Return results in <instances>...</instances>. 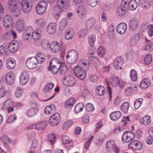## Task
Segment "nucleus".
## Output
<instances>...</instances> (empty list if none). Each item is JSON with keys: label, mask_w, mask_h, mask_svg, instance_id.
<instances>
[{"label": "nucleus", "mask_w": 153, "mask_h": 153, "mask_svg": "<svg viewBox=\"0 0 153 153\" xmlns=\"http://www.w3.org/2000/svg\"><path fill=\"white\" fill-rule=\"evenodd\" d=\"M7 6L12 14L14 16H17L20 14V12L17 7L16 0H9Z\"/></svg>", "instance_id": "obj_1"}, {"label": "nucleus", "mask_w": 153, "mask_h": 153, "mask_svg": "<svg viewBox=\"0 0 153 153\" xmlns=\"http://www.w3.org/2000/svg\"><path fill=\"white\" fill-rule=\"evenodd\" d=\"M19 3L22 5L23 11L26 13H28L32 9L33 5V0H18Z\"/></svg>", "instance_id": "obj_2"}, {"label": "nucleus", "mask_w": 153, "mask_h": 153, "mask_svg": "<svg viewBox=\"0 0 153 153\" xmlns=\"http://www.w3.org/2000/svg\"><path fill=\"white\" fill-rule=\"evenodd\" d=\"M78 57L77 51L74 50H71L68 53L66 56V60L69 63H74L76 61Z\"/></svg>", "instance_id": "obj_3"}, {"label": "nucleus", "mask_w": 153, "mask_h": 153, "mask_svg": "<svg viewBox=\"0 0 153 153\" xmlns=\"http://www.w3.org/2000/svg\"><path fill=\"white\" fill-rule=\"evenodd\" d=\"M75 75L81 79H84L86 76L85 71L81 65H77L73 69Z\"/></svg>", "instance_id": "obj_4"}, {"label": "nucleus", "mask_w": 153, "mask_h": 153, "mask_svg": "<svg viewBox=\"0 0 153 153\" xmlns=\"http://www.w3.org/2000/svg\"><path fill=\"white\" fill-rule=\"evenodd\" d=\"M135 137V135L134 133L131 131H127L123 133L122 140L124 142L128 143L133 140Z\"/></svg>", "instance_id": "obj_5"}, {"label": "nucleus", "mask_w": 153, "mask_h": 153, "mask_svg": "<svg viewBox=\"0 0 153 153\" xmlns=\"http://www.w3.org/2000/svg\"><path fill=\"white\" fill-rule=\"evenodd\" d=\"M3 45L6 47H8L9 52L12 53L16 52L19 48V43L16 41L7 43L6 45L4 44Z\"/></svg>", "instance_id": "obj_6"}, {"label": "nucleus", "mask_w": 153, "mask_h": 153, "mask_svg": "<svg viewBox=\"0 0 153 153\" xmlns=\"http://www.w3.org/2000/svg\"><path fill=\"white\" fill-rule=\"evenodd\" d=\"M128 1V0H122L121 6L117 8V13L120 16H122L126 13V6L127 5Z\"/></svg>", "instance_id": "obj_7"}, {"label": "nucleus", "mask_w": 153, "mask_h": 153, "mask_svg": "<svg viewBox=\"0 0 153 153\" xmlns=\"http://www.w3.org/2000/svg\"><path fill=\"white\" fill-rule=\"evenodd\" d=\"M60 121V116L59 114L56 113L52 115L49 120L50 125L55 126L58 125Z\"/></svg>", "instance_id": "obj_8"}, {"label": "nucleus", "mask_w": 153, "mask_h": 153, "mask_svg": "<svg viewBox=\"0 0 153 153\" xmlns=\"http://www.w3.org/2000/svg\"><path fill=\"white\" fill-rule=\"evenodd\" d=\"M37 59L35 57L28 58L26 61V65L27 67L30 69L35 68L36 66Z\"/></svg>", "instance_id": "obj_9"}, {"label": "nucleus", "mask_w": 153, "mask_h": 153, "mask_svg": "<svg viewBox=\"0 0 153 153\" xmlns=\"http://www.w3.org/2000/svg\"><path fill=\"white\" fill-rule=\"evenodd\" d=\"M48 123L47 121L39 122L35 125H33L27 128L29 129L35 128L36 129L41 130L45 129L47 126Z\"/></svg>", "instance_id": "obj_10"}, {"label": "nucleus", "mask_w": 153, "mask_h": 153, "mask_svg": "<svg viewBox=\"0 0 153 153\" xmlns=\"http://www.w3.org/2000/svg\"><path fill=\"white\" fill-rule=\"evenodd\" d=\"M63 80L64 82L66 84L65 85L70 86L74 85L76 82L74 78L70 75L65 76Z\"/></svg>", "instance_id": "obj_11"}, {"label": "nucleus", "mask_w": 153, "mask_h": 153, "mask_svg": "<svg viewBox=\"0 0 153 153\" xmlns=\"http://www.w3.org/2000/svg\"><path fill=\"white\" fill-rule=\"evenodd\" d=\"M3 23L5 28L9 27L13 24L12 17L10 15H6L3 18Z\"/></svg>", "instance_id": "obj_12"}, {"label": "nucleus", "mask_w": 153, "mask_h": 153, "mask_svg": "<svg viewBox=\"0 0 153 153\" xmlns=\"http://www.w3.org/2000/svg\"><path fill=\"white\" fill-rule=\"evenodd\" d=\"M29 79V74L27 71H24L21 73L20 78V82L22 85L26 84Z\"/></svg>", "instance_id": "obj_13"}, {"label": "nucleus", "mask_w": 153, "mask_h": 153, "mask_svg": "<svg viewBox=\"0 0 153 153\" xmlns=\"http://www.w3.org/2000/svg\"><path fill=\"white\" fill-rule=\"evenodd\" d=\"M123 63V58L121 56H119L114 61L113 65L115 68L118 70L121 69Z\"/></svg>", "instance_id": "obj_14"}, {"label": "nucleus", "mask_w": 153, "mask_h": 153, "mask_svg": "<svg viewBox=\"0 0 153 153\" xmlns=\"http://www.w3.org/2000/svg\"><path fill=\"white\" fill-rule=\"evenodd\" d=\"M15 78V75L12 72L8 73L5 76V80L6 82L10 85L13 84Z\"/></svg>", "instance_id": "obj_15"}, {"label": "nucleus", "mask_w": 153, "mask_h": 153, "mask_svg": "<svg viewBox=\"0 0 153 153\" xmlns=\"http://www.w3.org/2000/svg\"><path fill=\"white\" fill-rule=\"evenodd\" d=\"M50 48L52 52L56 53L60 50L61 48L60 45L58 42H55L50 45Z\"/></svg>", "instance_id": "obj_16"}, {"label": "nucleus", "mask_w": 153, "mask_h": 153, "mask_svg": "<svg viewBox=\"0 0 153 153\" xmlns=\"http://www.w3.org/2000/svg\"><path fill=\"white\" fill-rule=\"evenodd\" d=\"M127 28L126 24L125 23L120 24L117 27V32L121 34H123L126 31Z\"/></svg>", "instance_id": "obj_17"}, {"label": "nucleus", "mask_w": 153, "mask_h": 153, "mask_svg": "<svg viewBox=\"0 0 153 153\" xmlns=\"http://www.w3.org/2000/svg\"><path fill=\"white\" fill-rule=\"evenodd\" d=\"M56 24L54 22H52L48 25L46 27V30L48 34L53 33L56 31Z\"/></svg>", "instance_id": "obj_18"}, {"label": "nucleus", "mask_w": 153, "mask_h": 153, "mask_svg": "<svg viewBox=\"0 0 153 153\" xmlns=\"http://www.w3.org/2000/svg\"><path fill=\"white\" fill-rule=\"evenodd\" d=\"M16 27L19 32L22 31L23 30L24 23L23 19H19L17 20L16 23Z\"/></svg>", "instance_id": "obj_19"}, {"label": "nucleus", "mask_w": 153, "mask_h": 153, "mask_svg": "<svg viewBox=\"0 0 153 153\" xmlns=\"http://www.w3.org/2000/svg\"><path fill=\"white\" fill-rule=\"evenodd\" d=\"M138 25V21L137 19H131L129 24V29L131 31H134L137 28Z\"/></svg>", "instance_id": "obj_20"}, {"label": "nucleus", "mask_w": 153, "mask_h": 153, "mask_svg": "<svg viewBox=\"0 0 153 153\" xmlns=\"http://www.w3.org/2000/svg\"><path fill=\"white\" fill-rule=\"evenodd\" d=\"M38 111V109L37 107L32 108L28 109L27 111L26 114L28 117H32L36 114Z\"/></svg>", "instance_id": "obj_21"}, {"label": "nucleus", "mask_w": 153, "mask_h": 153, "mask_svg": "<svg viewBox=\"0 0 153 153\" xmlns=\"http://www.w3.org/2000/svg\"><path fill=\"white\" fill-rule=\"evenodd\" d=\"M95 21V19L93 18L86 20L85 23L86 28L89 29L93 27Z\"/></svg>", "instance_id": "obj_22"}, {"label": "nucleus", "mask_w": 153, "mask_h": 153, "mask_svg": "<svg viewBox=\"0 0 153 153\" xmlns=\"http://www.w3.org/2000/svg\"><path fill=\"white\" fill-rule=\"evenodd\" d=\"M56 4L58 6L66 10L68 7L69 1L68 0H57Z\"/></svg>", "instance_id": "obj_23"}, {"label": "nucleus", "mask_w": 153, "mask_h": 153, "mask_svg": "<svg viewBox=\"0 0 153 153\" xmlns=\"http://www.w3.org/2000/svg\"><path fill=\"white\" fill-rule=\"evenodd\" d=\"M75 101V100L73 98L69 99L65 102V107L67 109H71L73 107Z\"/></svg>", "instance_id": "obj_24"}, {"label": "nucleus", "mask_w": 153, "mask_h": 153, "mask_svg": "<svg viewBox=\"0 0 153 153\" xmlns=\"http://www.w3.org/2000/svg\"><path fill=\"white\" fill-rule=\"evenodd\" d=\"M42 34V31L37 29L33 32L32 35V38L35 40H37L41 37Z\"/></svg>", "instance_id": "obj_25"}, {"label": "nucleus", "mask_w": 153, "mask_h": 153, "mask_svg": "<svg viewBox=\"0 0 153 153\" xmlns=\"http://www.w3.org/2000/svg\"><path fill=\"white\" fill-rule=\"evenodd\" d=\"M121 116V113L120 111H114L111 113L110 117L111 119L113 121L117 120Z\"/></svg>", "instance_id": "obj_26"}, {"label": "nucleus", "mask_w": 153, "mask_h": 153, "mask_svg": "<svg viewBox=\"0 0 153 153\" xmlns=\"http://www.w3.org/2000/svg\"><path fill=\"white\" fill-rule=\"evenodd\" d=\"M16 62L13 58H9L7 61V66L9 69H12L14 68L16 65Z\"/></svg>", "instance_id": "obj_27"}, {"label": "nucleus", "mask_w": 153, "mask_h": 153, "mask_svg": "<svg viewBox=\"0 0 153 153\" xmlns=\"http://www.w3.org/2000/svg\"><path fill=\"white\" fill-rule=\"evenodd\" d=\"M96 92L98 95L102 96L105 93V89L103 86L102 85H99L96 88Z\"/></svg>", "instance_id": "obj_28"}, {"label": "nucleus", "mask_w": 153, "mask_h": 153, "mask_svg": "<svg viewBox=\"0 0 153 153\" xmlns=\"http://www.w3.org/2000/svg\"><path fill=\"white\" fill-rule=\"evenodd\" d=\"M65 10V9H63L61 7L58 6L57 4L56 5L54 6L53 8V10L54 14L58 16H59L61 14L62 12Z\"/></svg>", "instance_id": "obj_29"}, {"label": "nucleus", "mask_w": 153, "mask_h": 153, "mask_svg": "<svg viewBox=\"0 0 153 153\" xmlns=\"http://www.w3.org/2000/svg\"><path fill=\"white\" fill-rule=\"evenodd\" d=\"M137 6V4L135 0H131L128 3V7L131 10H135Z\"/></svg>", "instance_id": "obj_30"}, {"label": "nucleus", "mask_w": 153, "mask_h": 153, "mask_svg": "<svg viewBox=\"0 0 153 153\" xmlns=\"http://www.w3.org/2000/svg\"><path fill=\"white\" fill-rule=\"evenodd\" d=\"M150 85V81L148 79L143 80L140 82V86L141 88L145 89Z\"/></svg>", "instance_id": "obj_31"}, {"label": "nucleus", "mask_w": 153, "mask_h": 153, "mask_svg": "<svg viewBox=\"0 0 153 153\" xmlns=\"http://www.w3.org/2000/svg\"><path fill=\"white\" fill-rule=\"evenodd\" d=\"M62 64L60 60L57 58H53L51 60L50 62V66H56L57 67L60 66Z\"/></svg>", "instance_id": "obj_32"}, {"label": "nucleus", "mask_w": 153, "mask_h": 153, "mask_svg": "<svg viewBox=\"0 0 153 153\" xmlns=\"http://www.w3.org/2000/svg\"><path fill=\"white\" fill-rule=\"evenodd\" d=\"M151 121L150 117L148 115H146L142 118L140 121V123L145 126L149 124Z\"/></svg>", "instance_id": "obj_33"}, {"label": "nucleus", "mask_w": 153, "mask_h": 153, "mask_svg": "<svg viewBox=\"0 0 153 153\" xmlns=\"http://www.w3.org/2000/svg\"><path fill=\"white\" fill-rule=\"evenodd\" d=\"M115 145L114 142L112 140L108 141L106 144V149L107 152H110Z\"/></svg>", "instance_id": "obj_34"}, {"label": "nucleus", "mask_w": 153, "mask_h": 153, "mask_svg": "<svg viewBox=\"0 0 153 153\" xmlns=\"http://www.w3.org/2000/svg\"><path fill=\"white\" fill-rule=\"evenodd\" d=\"M56 136L54 134H50L48 135L47 141L51 145H53L56 141Z\"/></svg>", "instance_id": "obj_35"}, {"label": "nucleus", "mask_w": 153, "mask_h": 153, "mask_svg": "<svg viewBox=\"0 0 153 153\" xmlns=\"http://www.w3.org/2000/svg\"><path fill=\"white\" fill-rule=\"evenodd\" d=\"M59 72V73L62 75L65 74L68 71V68L62 62L60 66Z\"/></svg>", "instance_id": "obj_36"}, {"label": "nucleus", "mask_w": 153, "mask_h": 153, "mask_svg": "<svg viewBox=\"0 0 153 153\" xmlns=\"http://www.w3.org/2000/svg\"><path fill=\"white\" fill-rule=\"evenodd\" d=\"M84 107V105L82 103H79L77 104L75 107L74 112L76 113H78L82 111Z\"/></svg>", "instance_id": "obj_37"}, {"label": "nucleus", "mask_w": 153, "mask_h": 153, "mask_svg": "<svg viewBox=\"0 0 153 153\" xmlns=\"http://www.w3.org/2000/svg\"><path fill=\"white\" fill-rule=\"evenodd\" d=\"M74 35V33L72 29H70L66 31L65 35V38L67 40H69L72 39Z\"/></svg>", "instance_id": "obj_38"}, {"label": "nucleus", "mask_w": 153, "mask_h": 153, "mask_svg": "<svg viewBox=\"0 0 153 153\" xmlns=\"http://www.w3.org/2000/svg\"><path fill=\"white\" fill-rule=\"evenodd\" d=\"M63 143L65 145H68L67 146H73V143L72 140H69L68 138L67 137H64L62 138Z\"/></svg>", "instance_id": "obj_39"}, {"label": "nucleus", "mask_w": 153, "mask_h": 153, "mask_svg": "<svg viewBox=\"0 0 153 153\" xmlns=\"http://www.w3.org/2000/svg\"><path fill=\"white\" fill-rule=\"evenodd\" d=\"M60 66L57 67L56 66H50L48 67V69L49 71H51V72L54 74H57L59 70Z\"/></svg>", "instance_id": "obj_40"}, {"label": "nucleus", "mask_w": 153, "mask_h": 153, "mask_svg": "<svg viewBox=\"0 0 153 153\" xmlns=\"http://www.w3.org/2000/svg\"><path fill=\"white\" fill-rule=\"evenodd\" d=\"M129 107V103L128 102L123 103L121 106V111L125 113H127Z\"/></svg>", "instance_id": "obj_41"}, {"label": "nucleus", "mask_w": 153, "mask_h": 153, "mask_svg": "<svg viewBox=\"0 0 153 153\" xmlns=\"http://www.w3.org/2000/svg\"><path fill=\"white\" fill-rule=\"evenodd\" d=\"M67 24V22L65 19H63L60 22L59 25V29L60 30L65 29Z\"/></svg>", "instance_id": "obj_42"}, {"label": "nucleus", "mask_w": 153, "mask_h": 153, "mask_svg": "<svg viewBox=\"0 0 153 153\" xmlns=\"http://www.w3.org/2000/svg\"><path fill=\"white\" fill-rule=\"evenodd\" d=\"M54 87L53 83L51 82L47 84L44 87V91L45 93L49 92L50 90L52 89Z\"/></svg>", "instance_id": "obj_43"}, {"label": "nucleus", "mask_w": 153, "mask_h": 153, "mask_svg": "<svg viewBox=\"0 0 153 153\" xmlns=\"http://www.w3.org/2000/svg\"><path fill=\"white\" fill-rule=\"evenodd\" d=\"M130 77L133 81H135L137 80V74L136 71L135 70H132L131 71Z\"/></svg>", "instance_id": "obj_44"}, {"label": "nucleus", "mask_w": 153, "mask_h": 153, "mask_svg": "<svg viewBox=\"0 0 153 153\" xmlns=\"http://www.w3.org/2000/svg\"><path fill=\"white\" fill-rule=\"evenodd\" d=\"M46 9L42 7L37 5L36 6V10L37 14L40 15L43 14Z\"/></svg>", "instance_id": "obj_45"}, {"label": "nucleus", "mask_w": 153, "mask_h": 153, "mask_svg": "<svg viewBox=\"0 0 153 153\" xmlns=\"http://www.w3.org/2000/svg\"><path fill=\"white\" fill-rule=\"evenodd\" d=\"M88 29H87L86 28L81 29L79 33V37H84V36L87 34Z\"/></svg>", "instance_id": "obj_46"}, {"label": "nucleus", "mask_w": 153, "mask_h": 153, "mask_svg": "<svg viewBox=\"0 0 153 153\" xmlns=\"http://www.w3.org/2000/svg\"><path fill=\"white\" fill-rule=\"evenodd\" d=\"M152 56L151 54H148L146 55L144 58L145 63L146 65H149L151 63L152 61Z\"/></svg>", "instance_id": "obj_47"}, {"label": "nucleus", "mask_w": 153, "mask_h": 153, "mask_svg": "<svg viewBox=\"0 0 153 153\" xmlns=\"http://www.w3.org/2000/svg\"><path fill=\"white\" fill-rule=\"evenodd\" d=\"M88 5L91 7H94L97 4V0H87Z\"/></svg>", "instance_id": "obj_48"}, {"label": "nucleus", "mask_w": 153, "mask_h": 153, "mask_svg": "<svg viewBox=\"0 0 153 153\" xmlns=\"http://www.w3.org/2000/svg\"><path fill=\"white\" fill-rule=\"evenodd\" d=\"M96 37L95 36L91 35L88 37V42L89 45L91 47H93L94 44Z\"/></svg>", "instance_id": "obj_49"}, {"label": "nucleus", "mask_w": 153, "mask_h": 153, "mask_svg": "<svg viewBox=\"0 0 153 153\" xmlns=\"http://www.w3.org/2000/svg\"><path fill=\"white\" fill-rule=\"evenodd\" d=\"M143 100L142 99H139L136 100L134 102V106L135 108L137 109L140 107Z\"/></svg>", "instance_id": "obj_50"}, {"label": "nucleus", "mask_w": 153, "mask_h": 153, "mask_svg": "<svg viewBox=\"0 0 153 153\" xmlns=\"http://www.w3.org/2000/svg\"><path fill=\"white\" fill-rule=\"evenodd\" d=\"M3 45L0 46V55H5L7 53V50L6 47H4Z\"/></svg>", "instance_id": "obj_51"}, {"label": "nucleus", "mask_w": 153, "mask_h": 153, "mask_svg": "<svg viewBox=\"0 0 153 153\" xmlns=\"http://www.w3.org/2000/svg\"><path fill=\"white\" fill-rule=\"evenodd\" d=\"M97 53L98 55L102 57L105 53V50L102 47H100L97 50Z\"/></svg>", "instance_id": "obj_52"}, {"label": "nucleus", "mask_w": 153, "mask_h": 153, "mask_svg": "<svg viewBox=\"0 0 153 153\" xmlns=\"http://www.w3.org/2000/svg\"><path fill=\"white\" fill-rule=\"evenodd\" d=\"M73 123V121L69 120L65 122L62 126V129L65 130L67 129Z\"/></svg>", "instance_id": "obj_53"}, {"label": "nucleus", "mask_w": 153, "mask_h": 153, "mask_svg": "<svg viewBox=\"0 0 153 153\" xmlns=\"http://www.w3.org/2000/svg\"><path fill=\"white\" fill-rule=\"evenodd\" d=\"M2 140L4 145H7L10 143V139L9 137L6 135H4L2 137Z\"/></svg>", "instance_id": "obj_54"}, {"label": "nucleus", "mask_w": 153, "mask_h": 153, "mask_svg": "<svg viewBox=\"0 0 153 153\" xmlns=\"http://www.w3.org/2000/svg\"><path fill=\"white\" fill-rule=\"evenodd\" d=\"M134 149L137 150L141 149L142 147V144L140 142L137 140H136Z\"/></svg>", "instance_id": "obj_55"}, {"label": "nucleus", "mask_w": 153, "mask_h": 153, "mask_svg": "<svg viewBox=\"0 0 153 153\" xmlns=\"http://www.w3.org/2000/svg\"><path fill=\"white\" fill-rule=\"evenodd\" d=\"M86 108L87 111L89 112H92L94 109L93 105L89 103L86 105Z\"/></svg>", "instance_id": "obj_56"}, {"label": "nucleus", "mask_w": 153, "mask_h": 153, "mask_svg": "<svg viewBox=\"0 0 153 153\" xmlns=\"http://www.w3.org/2000/svg\"><path fill=\"white\" fill-rule=\"evenodd\" d=\"M133 90L132 87H128L125 89V94L126 96L130 95L132 94Z\"/></svg>", "instance_id": "obj_57"}, {"label": "nucleus", "mask_w": 153, "mask_h": 153, "mask_svg": "<svg viewBox=\"0 0 153 153\" xmlns=\"http://www.w3.org/2000/svg\"><path fill=\"white\" fill-rule=\"evenodd\" d=\"M37 5L46 9L48 6V3L47 2L45 1H42L39 2L38 4Z\"/></svg>", "instance_id": "obj_58"}, {"label": "nucleus", "mask_w": 153, "mask_h": 153, "mask_svg": "<svg viewBox=\"0 0 153 153\" xmlns=\"http://www.w3.org/2000/svg\"><path fill=\"white\" fill-rule=\"evenodd\" d=\"M6 92L5 87L2 86L0 89V98H1L6 95Z\"/></svg>", "instance_id": "obj_59"}, {"label": "nucleus", "mask_w": 153, "mask_h": 153, "mask_svg": "<svg viewBox=\"0 0 153 153\" xmlns=\"http://www.w3.org/2000/svg\"><path fill=\"white\" fill-rule=\"evenodd\" d=\"M120 82V79L117 77H114L112 81V84L114 86H116L119 84Z\"/></svg>", "instance_id": "obj_60"}, {"label": "nucleus", "mask_w": 153, "mask_h": 153, "mask_svg": "<svg viewBox=\"0 0 153 153\" xmlns=\"http://www.w3.org/2000/svg\"><path fill=\"white\" fill-rule=\"evenodd\" d=\"M86 9L85 7L83 5H80L79 6L78 9V10L77 12V13H81L82 15L83 13L85 11Z\"/></svg>", "instance_id": "obj_61"}, {"label": "nucleus", "mask_w": 153, "mask_h": 153, "mask_svg": "<svg viewBox=\"0 0 153 153\" xmlns=\"http://www.w3.org/2000/svg\"><path fill=\"white\" fill-rule=\"evenodd\" d=\"M145 50L150 51H153V43H151L147 44L145 47Z\"/></svg>", "instance_id": "obj_62"}, {"label": "nucleus", "mask_w": 153, "mask_h": 153, "mask_svg": "<svg viewBox=\"0 0 153 153\" xmlns=\"http://www.w3.org/2000/svg\"><path fill=\"white\" fill-rule=\"evenodd\" d=\"M38 144L39 142L38 140L36 139H34L31 145V149H34Z\"/></svg>", "instance_id": "obj_63"}, {"label": "nucleus", "mask_w": 153, "mask_h": 153, "mask_svg": "<svg viewBox=\"0 0 153 153\" xmlns=\"http://www.w3.org/2000/svg\"><path fill=\"white\" fill-rule=\"evenodd\" d=\"M103 126L102 122L101 121L97 123L95 125L96 128L94 129L95 132H97V130Z\"/></svg>", "instance_id": "obj_64"}]
</instances>
